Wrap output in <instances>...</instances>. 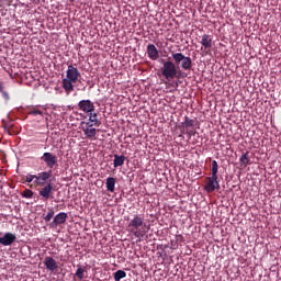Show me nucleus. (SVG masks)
<instances>
[{
	"instance_id": "obj_1",
	"label": "nucleus",
	"mask_w": 281,
	"mask_h": 281,
	"mask_svg": "<svg viewBox=\"0 0 281 281\" xmlns=\"http://www.w3.org/2000/svg\"><path fill=\"white\" fill-rule=\"evenodd\" d=\"M149 229L150 226L146 225V222H144V215H134L127 225V232L133 234L135 238H144Z\"/></svg>"
},
{
	"instance_id": "obj_2",
	"label": "nucleus",
	"mask_w": 281,
	"mask_h": 281,
	"mask_svg": "<svg viewBox=\"0 0 281 281\" xmlns=\"http://www.w3.org/2000/svg\"><path fill=\"white\" fill-rule=\"evenodd\" d=\"M79 78H82L80 70L74 67V65H69L66 71V78L63 79V89L66 93L69 94L74 91V85H76Z\"/></svg>"
},
{
	"instance_id": "obj_3",
	"label": "nucleus",
	"mask_w": 281,
	"mask_h": 281,
	"mask_svg": "<svg viewBox=\"0 0 281 281\" xmlns=\"http://www.w3.org/2000/svg\"><path fill=\"white\" fill-rule=\"evenodd\" d=\"M172 59L177 67H181L184 71H190L192 69V58L187 57L183 53H172Z\"/></svg>"
},
{
	"instance_id": "obj_4",
	"label": "nucleus",
	"mask_w": 281,
	"mask_h": 281,
	"mask_svg": "<svg viewBox=\"0 0 281 281\" xmlns=\"http://www.w3.org/2000/svg\"><path fill=\"white\" fill-rule=\"evenodd\" d=\"M177 74H179V71H177V64L172 61H165L162 64L161 76H164L168 82H170V80H175V78H177Z\"/></svg>"
},
{
	"instance_id": "obj_5",
	"label": "nucleus",
	"mask_w": 281,
	"mask_h": 281,
	"mask_svg": "<svg viewBox=\"0 0 281 281\" xmlns=\"http://www.w3.org/2000/svg\"><path fill=\"white\" fill-rule=\"evenodd\" d=\"M95 124H92L91 122L88 121H82L80 123V128L83 133V135H86V139H95V136L98 135V130H95Z\"/></svg>"
},
{
	"instance_id": "obj_6",
	"label": "nucleus",
	"mask_w": 281,
	"mask_h": 281,
	"mask_svg": "<svg viewBox=\"0 0 281 281\" xmlns=\"http://www.w3.org/2000/svg\"><path fill=\"white\" fill-rule=\"evenodd\" d=\"M204 190L207 194H212L215 190H221V184L218 183V176L206 177L204 181Z\"/></svg>"
},
{
	"instance_id": "obj_7",
	"label": "nucleus",
	"mask_w": 281,
	"mask_h": 281,
	"mask_svg": "<svg viewBox=\"0 0 281 281\" xmlns=\"http://www.w3.org/2000/svg\"><path fill=\"white\" fill-rule=\"evenodd\" d=\"M192 127H194V120L190 119L189 116H186L184 122H182L180 125L181 133L183 135H189V137H192V135H194V132L190 130Z\"/></svg>"
},
{
	"instance_id": "obj_8",
	"label": "nucleus",
	"mask_w": 281,
	"mask_h": 281,
	"mask_svg": "<svg viewBox=\"0 0 281 281\" xmlns=\"http://www.w3.org/2000/svg\"><path fill=\"white\" fill-rule=\"evenodd\" d=\"M79 111H82L87 115L95 111V104L91 100H81L78 103Z\"/></svg>"
},
{
	"instance_id": "obj_9",
	"label": "nucleus",
	"mask_w": 281,
	"mask_h": 281,
	"mask_svg": "<svg viewBox=\"0 0 281 281\" xmlns=\"http://www.w3.org/2000/svg\"><path fill=\"white\" fill-rule=\"evenodd\" d=\"M41 160L44 161V164H46L47 168L50 170L54 168V166H56V164H58V157L49 151L44 153Z\"/></svg>"
},
{
	"instance_id": "obj_10",
	"label": "nucleus",
	"mask_w": 281,
	"mask_h": 281,
	"mask_svg": "<svg viewBox=\"0 0 281 281\" xmlns=\"http://www.w3.org/2000/svg\"><path fill=\"white\" fill-rule=\"evenodd\" d=\"M67 218H69L67 213L60 212L54 217L53 222L49 224V227H52V229H56L58 225H65V223H67Z\"/></svg>"
},
{
	"instance_id": "obj_11",
	"label": "nucleus",
	"mask_w": 281,
	"mask_h": 281,
	"mask_svg": "<svg viewBox=\"0 0 281 281\" xmlns=\"http://www.w3.org/2000/svg\"><path fill=\"white\" fill-rule=\"evenodd\" d=\"M49 179H52V170L40 172L34 183H36V186H45Z\"/></svg>"
},
{
	"instance_id": "obj_12",
	"label": "nucleus",
	"mask_w": 281,
	"mask_h": 281,
	"mask_svg": "<svg viewBox=\"0 0 281 281\" xmlns=\"http://www.w3.org/2000/svg\"><path fill=\"white\" fill-rule=\"evenodd\" d=\"M44 266L50 273H56V271H58V262L53 257H45Z\"/></svg>"
},
{
	"instance_id": "obj_13",
	"label": "nucleus",
	"mask_w": 281,
	"mask_h": 281,
	"mask_svg": "<svg viewBox=\"0 0 281 281\" xmlns=\"http://www.w3.org/2000/svg\"><path fill=\"white\" fill-rule=\"evenodd\" d=\"M16 240V235L12 233H5L3 237H0V245L3 247H10Z\"/></svg>"
},
{
	"instance_id": "obj_14",
	"label": "nucleus",
	"mask_w": 281,
	"mask_h": 281,
	"mask_svg": "<svg viewBox=\"0 0 281 281\" xmlns=\"http://www.w3.org/2000/svg\"><path fill=\"white\" fill-rule=\"evenodd\" d=\"M53 190H54V187L52 186V182H48L45 187H43L40 190V196H42V199H45V201H47V199L52 196Z\"/></svg>"
},
{
	"instance_id": "obj_15",
	"label": "nucleus",
	"mask_w": 281,
	"mask_h": 281,
	"mask_svg": "<svg viewBox=\"0 0 281 281\" xmlns=\"http://www.w3.org/2000/svg\"><path fill=\"white\" fill-rule=\"evenodd\" d=\"M147 54L151 60H157V58H159V50H157V47L153 44L147 46Z\"/></svg>"
},
{
	"instance_id": "obj_16",
	"label": "nucleus",
	"mask_w": 281,
	"mask_h": 281,
	"mask_svg": "<svg viewBox=\"0 0 281 281\" xmlns=\"http://www.w3.org/2000/svg\"><path fill=\"white\" fill-rule=\"evenodd\" d=\"M88 121L87 122H90V124H94V126H100L102 124V122L100 120H98V113L94 112H90L88 114Z\"/></svg>"
},
{
	"instance_id": "obj_17",
	"label": "nucleus",
	"mask_w": 281,
	"mask_h": 281,
	"mask_svg": "<svg viewBox=\"0 0 281 281\" xmlns=\"http://www.w3.org/2000/svg\"><path fill=\"white\" fill-rule=\"evenodd\" d=\"M114 168H120V166H124V162L126 161V156L124 155H114Z\"/></svg>"
},
{
	"instance_id": "obj_18",
	"label": "nucleus",
	"mask_w": 281,
	"mask_h": 281,
	"mask_svg": "<svg viewBox=\"0 0 281 281\" xmlns=\"http://www.w3.org/2000/svg\"><path fill=\"white\" fill-rule=\"evenodd\" d=\"M115 182H116L115 178L113 177L106 178L105 186H106L108 192H115Z\"/></svg>"
},
{
	"instance_id": "obj_19",
	"label": "nucleus",
	"mask_w": 281,
	"mask_h": 281,
	"mask_svg": "<svg viewBox=\"0 0 281 281\" xmlns=\"http://www.w3.org/2000/svg\"><path fill=\"white\" fill-rule=\"evenodd\" d=\"M251 159L249 158V153H244L240 158H239V162L240 166H243L244 168H247V166H249Z\"/></svg>"
},
{
	"instance_id": "obj_20",
	"label": "nucleus",
	"mask_w": 281,
	"mask_h": 281,
	"mask_svg": "<svg viewBox=\"0 0 281 281\" xmlns=\"http://www.w3.org/2000/svg\"><path fill=\"white\" fill-rule=\"evenodd\" d=\"M29 115H33V116L41 115V116H43L44 113L38 106H32V108L29 109Z\"/></svg>"
},
{
	"instance_id": "obj_21",
	"label": "nucleus",
	"mask_w": 281,
	"mask_h": 281,
	"mask_svg": "<svg viewBox=\"0 0 281 281\" xmlns=\"http://www.w3.org/2000/svg\"><path fill=\"white\" fill-rule=\"evenodd\" d=\"M201 44L205 49H210L212 47V38L210 36L202 37Z\"/></svg>"
},
{
	"instance_id": "obj_22",
	"label": "nucleus",
	"mask_w": 281,
	"mask_h": 281,
	"mask_svg": "<svg viewBox=\"0 0 281 281\" xmlns=\"http://www.w3.org/2000/svg\"><path fill=\"white\" fill-rule=\"evenodd\" d=\"M122 278H126V272L124 270H117L114 272V281H120Z\"/></svg>"
},
{
	"instance_id": "obj_23",
	"label": "nucleus",
	"mask_w": 281,
	"mask_h": 281,
	"mask_svg": "<svg viewBox=\"0 0 281 281\" xmlns=\"http://www.w3.org/2000/svg\"><path fill=\"white\" fill-rule=\"evenodd\" d=\"M212 176L218 177V162L216 160L212 161Z\"/></svg>"
},
{
	"instance_id": "obj_24",
	"label": "nucleus",
	"mask_w": 281,
	"mask_h": 281,
	"mask_svg": "<svg viewBox=\"0 0 281 281\" xmlns=\"http://www.w3.org/2000/svg\"><path fill=\"white\" fill-rule=\"evenodd\" d=\"M75 276L78 278V280H83L85 279V269H82L81 266H78V269H77Z\"/></svg>"
},
{
	"instance_id": "obj_25",
	"label": "nucleus",
	"mask_w": 281,
	"mask_h": 281,
	"mask_svg": "<svg viewBox=\"0 0 281 281\" xmlns=\"http://www.w3.org/2000/svg\"><path fill=\"white\" fill-rule=\"evenodd\" d=\"M54 214H55V212H54V209H48V213L44 216V221L46 222V223H49V221H52V218H54Z\"/></svg>"
},
{
	"instance_id": "obj_26",
	"label": "nucleus",
	"mask_w": 281,
	"mask_h": 281,
	"mask_svg": "<svg viewBox=\"0 0 281 281\" xmlns=\"http://www.w3.org/2000/svg\"><path fill=\"white\" fill-rule=\"evenodd\" d=\"M22 196L24 199H32V196H34V192L30 189H26L22 192Z\"/></svg>"
},
{
	"instance_id": "obj_27",
	"label": "nucleus",
	"mask_w": 281,
	"mask_h": 281,
	"mask_svg": "<svg viewBox=\"0 0 281 281\" xmlns=\"http://www.w3.org/2000/svg\"><path fill=\"white\" fill-rule=\"evenodd\" d=\"M34 180L36 181V175H27L25 178L26 183H32Z\"/></svg>"
},
{
	"instance_id": "obj_28",
	"label": "nucleus",
	"mask_w": 281,
	"mask_h": 281,
	"mask_svg": "<svg viewBox=\"0 0 281 281\" xmlns=\"http://www.w3.org/2000/svg\"><path fill=\"white\" fill-rule=\"evenodd\" d=\"M1 93H2V95L4 98V100H10V94H8V92L2 90Z\"/></svg>"
},
{
	"instance_id": "obj_29",
	"label": "nucleus",
	"mask_w": 281,
	"mask_h": 281,
	"mask_svg": "<svg viewBox=\"0 0 281 281\" xmlns=\"http://www.w3.org/2000/svg\"><path fill=\"white\" fill-rule=\"evenodd\" d=\"M3 91V82L0 81V92Z\"/></svg>"
}]
</instances>
